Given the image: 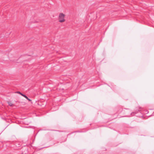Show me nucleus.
<instances>
[{
    "instance_id": "obj_1",
    "label": "nucleus",
    "mask_w": 154,
    "mask_h": 154,
    "mask_svg": "<svg viewBox=\"0 0 154 154\" xmlns=\"http://www.w3.org/2000/svg\"><path fill=\"white\" fill-rule=\"evenodd\" d=\"M125 114H126L125 116L128 117H130L133 116L137 113V112H131V110L129 109H126L125 111Z\"/></svg>"
},
{
    "instance_id": "obj_2",
    "label": "nucleus",
    "mask_w": 154,
    "mask_h": 154,
    "mask_svg": "<svg viewBox=\"0 0 154 154\" xmlns=\"http://www.w3.org/2000/svg\"><path fill=\"white\" fill-rule=\"evenodd\" d=\"M64 15L62 13H61L59 14V18L60 19L59 22L61 23L64 22L65 20L64 19Z\"/></svg>"
},
{
    "instance_id": "obj_3",
    "label": "nucleus",
    "mask_w": 154,
    "mask_h": 154,
    "mask_svg": "<svg viewBox=\"0 0 154 154\" xmlns=\"http://www.w3.org/2000/svg\"><path fill=\"white\" fill-rule=\"evenodd\" d=\"M17 93L20 94L22 96H23L24 97H25L26 99L28 100L29 101H31V100L29 98H28V97L25 95L22 94L21 92H20V91H17Z\"/></svg>"
},
{
    "instance_id": "obj_4",
    "label": "nucleus",
    "mask_w": 154,
    "mask_h": 154,
    "mask_svg": "<svg viewBox=\"0 0 154 154\" xmlns=\"http://www.w3.org/2000/svg\"><path fill=\"white\" fill-rule=\"evenodd\" d=\"M8 105L10 106H12L13 105L12 103L11 102H8Z\"/></svg>"
},
{
    "instance_id": "obj_5",
    "label": "nucleus",
    "mask_w": 154,
    "mask_h": 154,
    "mask_svg": "<svg viewBox=\"0 0 154 154\" xmlns=\"http://www.w3.org/2000/svg\"><path fill=\"white\" fill-rule=\"evenodd\" d=\"M79 132L78 131H74V132H72V133H69V134L68 135H70L71 134H76L78 132Z\"/></svg>"
},
{
    "instance_id": "obj_6",
    "label": "nucleus",
    "mask_w": 154,
    "mask_h": 154,
    "mask_svg": "<svg viewBox=\"0 0 154 154\" xmlns=\"http://www.w3.org/2000/svg\"><path fill=\"white\" fill-rule=\"evenodd\" d=\"M2 118V119H3V120H5V118H3V117H2V118Z\"/></svg>"
},
{
    "instance_id": "obj_7",
    "label": "nucleus",
    "mask_w": 154,
    "mask_h": 154,
    "mask_svg": "<svg viewBox=\"0 0 154 154\" xmlns=\"http://www.w3.org/2000/svg\"><path fill=\"white\" fill-rule=\"evenodd\" d=\"M146 113H148V111H146Z\"/></svg>"
},
{
    "instance_id": "obj_8",
    "label": "nucleus",
    "mask_w": 154,
    "mask_h": 154,
    "mask_svg": "<svg viewBox=\"0 0 154 154\" xmlns=\"http://www.w3.org/2000/svg\"><path fill=\"white\" fill-rule=\"evenodd\" d=\"M154 115V112L153 113V114H152V115Z\"/></svg>"
}]
</instances>
